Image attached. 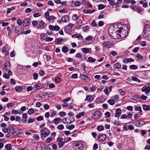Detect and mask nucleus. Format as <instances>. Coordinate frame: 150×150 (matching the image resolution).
<instances>
[{
	"mask_svg": "<svg viewBox=\"0 0 150 150\" xmlns=\"http://www.w3.org/2000/svg\"><path fill=\"white\" fill-rule=\"evenodd\" d=\"M117 32L120 34L119 35L122 38L125 37L127 35L128 32L127 26L126 25H122V24H118L117 25Z\"/></svg>",
	"mask_w": 150,
	"mask_h": 150,
	"instance_id": "f257e3e1",
	"label": "nucleus"
},
{
	"mask_svg": "<svg viewBox=\"0 0 150 150\" xmlns=\"http://www.w3.org/2000/svg\"><path fill=\"white\" fill-rule=\"evenodd\" d=\"M41 136L42 139L44 140L50 133V131L46 127L44 128L41 130Z\"/></svg>",
	"mask_w": 150,
	"mask_h": 150,
	"instance_id": "f03ea898",
	"label": "nucleus"
},
{
	"mask_svg": "<svg viewBox=\"0 0 150 150\" xmlns=\"http://www.w3.org/2000/svg\"><path fill=\"white\" fill-rule=\"evenodd\" d=\"M116 30L112 31V29L111 28H109L108 29V33L110 37L112 39H116L117 37V35L118 34Z\"/></svg>",
	"mask_w": 150,
	"mask_h": 150,
	"instance_id": "7ed1b4c3",
	"label": "nucleus"
},
{
	"mask_svg": "<svg viewBox=\"0 0 150 150\" xmlns=\"http://www.w3.org/2000/svg\"><path fill=\"white\" fill-rule=\"evenodd\" d=\"M73 148L75 150H82L83 149L82 144L79 142H74L73 144Z\"/></svg>",
	"mask_w": 150,
	"mask_h": 150,
	"instance_id": "20e7f679",
	"label": "nucleus"
},
{
	"mask_svg": "<svg viewBox=\"0 0 150 150\" xmlns=\"http://www.w3.org/2000/svg\"><path fill=\"white\" fill-rule=\"evenodd\" d=\"M74 25L72 23H69L68 25L66 26L65 27V30L67 32H70L72 30V28L74 26Z\"/></svg>",
	"mask_w": 150,
	"mask_h": 150,
	"instance_id": "39448f33",
	"label": "nucleus"
},
{
	"mask_svg": "<svg viewBox=\"0 0 150 150\" xmlns=\"http://www.w3.org/2000/svg\"><path fill=\"white\" fill-rule=\"evenodd\" d=\"M80 77L81 79L85 82H87L90 80V78L88 76L83 74L80 75Z\"/></svg>",
	"mask_w": 150,
	"mask_h": 150,
	"instance_id": "423d86ee",
	"label": "nucleus"
},
{
	"mask_svg": "<svg viewBox=\"0 0 150 150\" xmlns=\"http://www.w3.org/2000/svg\"><path fill=\"white\" fill-rule=\"evenodd\" d=\"M46 26V24L42 21H40L37 25V28L41 29L45 28Z\"/></svg>",
	"mask_w": 150,
	"mask_h": 150,
	"instance_id": "0eeeda50",
	"label": "nucleus"
},
{
	"mask_svg": "<svg viewBox=\"0 0 150 150\" xmlns=\"http://www.w3.org/2000/svg\"><path fill=\"white\" fill-rule=\"evenodd\" d=\"M101 115V113L99 111H95L93 113V119H96L99 118Z\"/></svg>",
	"mask_w": 150,
	"mask_h": 150,
	"instance_id": "6e6552de",
	"label": "nucleus"
},
{
	"mask_svg": "<svg viewBox=\"0 0 150 150\" xmlns=\"http://www.w3.org/2000/svg\"><path fill=\"white\" fill-rule=\"evenodd\" d=\"M30 23V19L29 18H26L24 19L23 22V25L24 27L29 25Z\"/></svg>",
	"mask_w": 150,
	"mask_h": 150,
	"instance_id": "1a4fd4ad",
	"label": "nucleus"
},
{
	"mask_svg": "<svg viewBox=\"0 0 150 150\" xmlns=\"http://www.w3.org/2000/svg\"><path fill=\"white\" fill-rule=\"evenodd\" d=\"M134 124L137 127H140L144 125L145 122L143 121H137L134 122Z\"/></svg>",
	"mask_w": 150,
	"mask_h": 150,
	"instance_id": "9d476101",
	"label": "nucleus"
},
{
	"mask_svg": "<svg viewBox=\"0 0 150 150\" xmlns=\"http://www.w3.org/2000/svg\"><path fill=\"white\" fill-rule=\"evenodd\" d=\"M61 20L63 22L67 23L69 21V17L67 15H65L61 17Z\"/></svg>",
	"mask_w": 150,
	"mask_h": 150,
	"instance_id": "9b49d317",
	"label": "nucleus"
},
{
	"mask_svg": "<svg viewBox=\"0 0 150 150\" xmlns=\"http://www.w3.org/2000/svg\"><path fill=\"white\" fill-rule=\"evenodd\" d=\"M142 91L143 92H144L146 94H147L150 91V87H143L142 89Z\"/></svg>",
	"mask_w": 150,
	"mask_h": 150,
	"instance_id": "f8f14e48",
	"label": "nucleus"
},
{
	"mask_svg": "<svg viewBox=\"0 0 150 150\" xmlns=\"http://www.w3.org/2000/svg\"><path fill=\"white\" fill-rule=\"evenodd\" d=\"M106 138V135L104 134H101L99 135L98 139L100 141H104Z\"/></svg>",
	"mask_w": 150,
	"mask_h": 150,
	"instance_id": "ddd939ff",
	"label": "nucleus"
},
{
	"mask_svg": "<svg viewBox=\"0 0 150 150\" xmlns=\"http://www.w3.org/2000/svg\"><path fill=\"white\" fill-rule=\"evenodd\" d=\"M22 27L20 26H17L15 28V32L18 34H21L22 32L21 30Z\"/></svg>",
	"mask_w": 150,
	"mask_h": 150,
	"instance_id": "4468645a",
	"label": "nucleus"
},
{
	"mask_svg": "<svg viewBox=\"0 0 150 150\" xmlns=\"http://www.w3.org/2000/svg\"><path fill=\"white\" fill-rule=\"evenodd\" d=\"M134 60L131 58H126L123 60V62L125 63H127L128 62H134Z\"/></svg>",
	"mask_w": 150,
	"mask_h": 150,
	"instance_id": "2eb2a0df",
	"label": "nucleus"
},
{
	"mask_svg": "<svg viewBox=\"0 0 150 150\" xmlns=\"http://www.w3.org/2000/svg\"><path fill=\"white\" fill-rule=\"evenodd\" d=\"M11 68L10 64L9 62L7 61L5 62L4 65V69L6 70H9Z\"/></svg>",
	"mask_w": 150,
	"mask_h": 150,
	"instance_id": "dca6fc26",
	"label": "nucleus"
},
{
	"mask_svg": "<svg viewBox=\"0 0 150 150\" xmlns=\"http://www.w3.org/2000/svg\"><path fill=\"white\" fill-rule=\"evenodd\" d=\"M121 110L120 108L116 109L115 111V116L116 117H119L121 115Z\"/></svg>",
	"mask_w": 150,
	"mask_h": 150,
	"instance_id": "f3484780",
	"label": "nucleus"
},
{
	"mask_svg": "<svg viewBox=\"0 0 150 150\" xmlns=\"http://www.w3.org/2000/svg\"><path fill=\"white\" fill-rule=\"evenodd\" d=\"M72 37L73 38H77L79 39L82 40L83 39V37L79 34H76L72 35Z\"/></svg>",
	"mask_w": 150,
	"mask_h": 150,
	"instance_id": "a211bd4d",
	"label": "nucleus"
},
{
	"mask_svg": "<svg viewBox=\"0 0 150 150\" xmlns=\"http://www.w3.org/2000/svg\"><path fill=\"white\" fill-rule=\"evenodd\" d=\"M144 32V34L143 35V37L145 40H150V35L147 33Z\"/></svg>",
	"mask_w": 150,
	"mask_h": 150,
	"instance_id": "6ab92c4d",
	"label": "nucleus"
},
{
	"mask_svg": "<svg viewBox=\"0 0 150 150\" xmlns=\"http://www.w3.org/2000/svg\"><path fill=\"white\" fill-rule=\"evenodd\" d=\"M94 100V98L91 96H86L85 100H87L89 102H91Z\"/></svg>",
	"mask_w": 150,
	"mask_h": 150,
	"instance_id": "aec40b11",
	"label": "nucleus"
},
{
	"mask_svg": "<svg viewBox=\"0 0 150 150\" xmlns=\"http://www.w3.org/2000/svg\"><path fill=\"white\" fill-rule=\"evenodd\" d=\"M109 2V3L112 5H116L117 6L119 4V3L118 2H117L116 3L114 2L113 0H107Z\"/></svg>",
	"mask_w": 150,
	"mask_h": 150,
	"instance_id": "412c9836",
	"label": "nucleus"
},
{
	"mask_svg": "<svg viewBox=\"0 0 150 150\" xmlns=\"http://www.w3.org/2000/svg\"><path fill=\"white\" fill-rule=\"evenodd\" d=\"M1 52L4 54L5 55H6L8 54V52L6 50V48L5 47H3L2 48Z\"/></svg>",
	"mask_w": 150,
	"mask_h": 150,
	"instance_id": "4be33fe9",
	"label": "nucleus"
},
{
	"mask_svg": "<svg viewBox=\"0 0 150 150\" xmlns=\"http://www.w3.org/2000/svg\"><path fill=\"white\" fill-rule=\"evenodd\" d=\"M142 107L144 110L148 111L150 110V106L149 105H143Z\"/></svg>",
	"mask_w": 150,
	"mask_h": 150,
	"instance_id": "5701e85b",
	"label": "nucleus"
},
{
	"mask_svg": "<svg viewBox=\"0 0 150 150\" xmlns=\"http://www.w3.org/2000/svg\"><path fill=\"white\" fill-rule=\"evenodd\" d=\"M103 45L106 48H109L111 47L110 43L109 42H104Z\"/></svg>",
	"mask_w": 150,
	"mask_h": 150,
	"instance_id": "b1692460",
	"label": "nucleus"
},
{
	"mask_svg": "<svg viewBox=\"0 0 150 150\" xmlns=\"http://www.w3.org/2000/svg\"><path fill=\"white\" fill-rule=\"evenodd\" d=\"M23 89V88L22 86H16L15 88V90L17 92L21 91Z\"/></svg>",
	"mask_w": 150,
	"mask_h": 150,
	"instance_id": "393cba45",
	"label": "nucleus"
},
{
	"mask_svg": "<svg viewBox=\"0 0 150 150\" xmlns=\"http://www.w3.org/2000/svg\"><path fill=\"white\" fill-rule=\"evenodd\" d=\"M15 9V7H12L11 8H8L7 9V13L8 14L10 13L12 11L14 10Z\"/></svg>",
	"mask_w": 150,
	"mask_h": 150,
	"instance_id": "a878e982",
	"label": "nucleus"
},
{
	"mask_svg": "<svg viewBox=\"0 0 150 150\" xmlns=\"http://www.w3.org/2000/svg\"><path fill=\"white\" fill-rule=\"evenodd\" d=\"M23 119L22 121H23L25 123H26V119L27 118L28 116L27 114V113H24L23 114Z\"/></svg>",
	"mask_w": 150,
	"mask_h": 150,
	"instance_id": "bb28decb",
	"label": "nucleus"
},
{
	"mask_svg": "<svg viewBox=\"0 0 150 150\" xmlns=\"http://www.w3.org/2000/svg\"><path fill=\"white\" fill-rule=\"evenodd\" d=\"M85 115V112H82L80 113L77 115L76 116V117L79 119L80 118L81 116H83Z\"/></svg>",
	"mask_w": 150,
	"mask_h": 150,
	"instance_id": "cd10ccee",
	"label": "nucleus"
},
{
	"mask_svg": "<svg viewBox=\"0 0 150 150\" xmlns=\"http://www.w3.org/2000/svg\"><path fill=\"white\" fill-rule=\"evenodd\" d=\"M149 30H150V25L147 24L145 26V28L144 30V32H145L146 31L149 32Z\"/></svg>",
	"mask_w": 150,
	"mask_h": 150,
	"instance_id": "c85d7f7f",
	"label": "nucleus"
},
{
	"mask_svg": "<svg viewBox=\"0 0 150 150\" xmlns=\"http://www.w3.org/2000/svg\"><path fill=\"white\" fill-rule=\"evenodd\" d=\"M129 68L135 70L138 69V67L135 65H132L129 66Z\"/></svg>",
	"mask_w": 150,
	"mask_h": 150,
	"instance_id": "c756f323",
	"label": "nucleus"
},
{
	"mask_svg": "<svg viewBox=\"0 0 150 150\" xmlns=\"http://www.w3.org/2000/svg\"><path fill=\"white\" fill-rule=\"evenodd\" d=\"M121 67V65L119 63H116L114 66V67L116 69H119Z\"/></svg>",
	"mask_w": 150,
	"mask_h": 150,
	"instance_id": "7c9ffc66",
	"label": "nucleus"
},
{
	"mask_svg": "<svg viewBox=\"0 0 150 150\" xmlns=\"http://www.w3.org/2000/svg\"><path fill=\"white\" fill-rule=\"evenodd\" d=\"M62 51L64 53L67 52H68V48L66 46H64L62 48Z\"/></svg>",
	"mask_w": 150,
	"mask_h": 150,
	"instance_id": "2f4dec72",
	"label": "nucleus"
},
{
	"mask_svg": "<svg viewBox=\"0 0 150 150\" xmlns=\"http://www.w3.org/2000/svg\"><path fill=\"white\" fill-rule=\"evenodd\" d=\"M6 149L8 150H10L12 149L11 145L10 144H6L5 146Z\"/></svg>",
	"mask_w": 150,
	"mask_h": 150,
	"instance_id": "473e14b6",
	"label": "nucleus"
},
{
	"mask_svg": "<svg viewBox=\"0 0 150 150\" xmlns=\"http://www.w3.org/2000/svg\"><path fill=\"white\" fill-rule=\"evenodd\" d=\"M47 35L45 33L41 34L40 36L41 38L44 40H45L47 38Z\"/></svg>",
	"mask_w": 150,
	"mask_h": 150,
	"instance_id": "72a5a7b5",
	"label": "nucleus"
},
{
	"mask_svg": "<svg viewBox=\"0 0 150 150\" xmlns=\"http://www.w3.org/2000/svg\"><path fill=\"white\" fill-rule=\"evenodd\" d=\"M111 98L115 102H117L118 100V97L117 95L114 96L112 97Z\"/></svg>",
	"mask_w": 150,
	"mask_h": 150,
	"instance_id": "f704fd0d",
	"label": "nucleus"
},
{
	"mask_svg": "<svg viewBox=\"0 0 150 150\" xmlns=\"http://www.w3.org/2000/svg\"><path fill=\"white\" fill-rule=\"evenodd\" d=\"M69 123H71L74 121V118L73 116H71L69 117Z\"/></svg>",
	"mask_w": 150,
	"mask_h": 150,
	"instance_id": "c9c22d12",
	"label": "nucleus"
},
{
	"mask_svg": "<svg viewBox=\"0 0 150 150\" xmlns=\"http://www.w3.org/2000/svg\"><path fill=\"white\" fill-rule=\"evenodd\" d=\"M108 103L110 105H113L115 103V101L112 99L108 100Z\"/></svg>",
	"mask_w": 150,
	"mask_h": 150,
	"instance_id": "e433bc0d",
	"label": "nucleus"
},
{
	"mask_svg": "<svg viewBox=\"0 0 150 150\" xmlns=\"http://www.w3.org/2000/svg\"><path fill=\"white\" fill-rule=\"evenodd\" d=\"M131 78L132 80L133 81H135L138 82H140V81L138 79L135 77L132 76Z\"/></svg>",
	"mask_w": 150,
	"mask_h": 150,
	"instance_id": "4c0bfd02",
	"label": "nucleus"
},
{
	"mask_svg": "<svg viewBox=\"0 0 150 150\" xmlns=\"http://www.w3.org/2000/svg\"><path fill=\"white\" fill-rule=\"evenodd\" d=\"M88 61L90 62H93L96 61V59H95L92 58L91 57H89L88 58Z\"/></svg>",
	"mask_w": 150,
	"mask_h": 150,
	"instance_id": "58836bf2",
	"label": "nucleus"
},
{
	"mask_svg": "<svg viewBox=\"0 0 150 150\" xmlns=\"http://www.w3.org/2000/svg\"><path fill=\"white\" fill-rule=\"evenodd\" d=\"M42 85L40 83H38L35 85V87L37 89H41L42 88Z\"/></svg>",
	"mask_w": 150,
	"mask_h": 150,
	"instance_id": "ea45409f",
	"label": "nucleus"
},
{
	"mask_svg": "<svg viewBox=\"0 0 150 150\" xmlns=\"http://www.w3.org/2000/svg\"><path fill=\"white\" fill-rule=\"evenodd\" d=\"M135 110L136 111H139V112L141 113L142 112V108L140 106H137L135 108Z\"/></svg>",
	"mask_w": 150,
	"mask_h": 150,
	"instance_id": "a19ab883",
	"label": "nucleus"
},
{
	"mask_svg": "<svg viewBox=\"0 0 150 150\" xmlns=\"http://www.w3.org/2000/svg\"><path fill=\"white\" fill-rule=\"evenodd\" d=\"M82 50L83 52L85 53H87L89 52V49L86 48H83L82 49Z\"/></svg>",
	"mask_w": 150,
	"mask_h": 150,
	"instance_id": "79ce46f5",
	"label": "nucleus"
},
{
	"mask_svg": "<svg viewBox=\"0 0 150 150\" xmlns=\"http://www.w3.org/2000/svg\"><path fill=\"white\" fill-rule=\"evenodd\" d=\"M53 138L52 137L48 138L46 140L45 143L46 144L49 143L52 140Z\"/></svg>",
	"mask_w": 150,
	"mask_h": 150,
	"instance_id": "37998d69",
	"label": "nucleus"
},
{
	"mask_svg": "<svg viewBox=\"0 0 150 150\" xmlns=\"http://www.w3.org/2000/svg\"><path fill=\"white\" fill-rule=\"evenodd\" d=\"M34 112V110L32 108H30L28 111V113L29 115L33 114Z\"/></svg>",
	"mask_w": 150,
	"mask_h": 150,
	"instance_id": "c03bdc74",
	"label": "nucleus"
},
{
	"mask_svg": "<svg viewBox=\"0 0 150 150\" xmlns=\"http://www.w3.org/2000/svg\"><path fill=\"white\" fill-rule=\"evenodd\" d=\"M65 142H60L58 143V146L60 148H62L64 145V143Z\"/></svg>",
	"mask_w": 150,
	"mask_h": 150,
	"instance_id": "a18cd8bd",
	"label": "nucleus"
},
{
	"mask_svg": "<svg viewBox=\"0 0 150 150\" xmlns=\"http://www.w3.org/2000/svg\"><path fill=\"white\" fill-rule=\"evenodd\" d=\"M33 78L34 80H36L38 79V74L35 73L33 74Z\"/></svg>",
	"mask_w": 150,
	"mask_h": 150,
	"instance_id": "49530a36",
	"label": "nucleus"
},
{
	"mask_svg": "<svg viewBox=\"0 0 150 150\" xmlns=\"http://www.w3.org/2000/svg\"><path fill=\"white\" fill-rule=\"evenodd\" d=\"M136 57L138 60H142L143 59V57L139 54H137Z\"/></svg>",
	"mask_w": 150,
	"mask_h": 150,
	"instance_id": "de8ad7c7",
	"label": "nucleus"
},
{
	"mask_svg": "<svg viewBox=\"0 0 150 150\" xmlns=\"http://www.w3.org/2000/svg\"><path fill=\"white\" fill-rule=\"evenodd\" d=\"M75 126L74 125H72L71 126H69L67 127V126H66V127L68 129L70 130H71L75 128Z\"/></svg>",
	"mask_w": 150,
	"mask_h": 150,
	"instance_id": "09e8293b",
	"label": "nucleus"
},
{
	"mask_svg": "<svg viewBox=\"0 0 150 150\" xmlns=\"http://www.w3.org/2000/svg\"><path fill=\"white\" fill-rule=\"evenodd\" d=\"M72 19L74 21H76L78 19V17L76 14H74L72 17Z\"/></svg>",
	"mask_w": 150,
	"mask_h": 150,
	"instance_id": "8fccbe9b",
	"label": "nucleus"
},
{
	"mask_svg": "<svg viewBox=\"0 0 150 150\" xmlns=\"http://www.w3.org/2000/svg\"><path fill=\"white\" fill-rule=\"evenodd\" d=\"M104 129V127L103 125H100L98 126L97 130L98 131H101Z\"/></svg>",
	"mask_w": 150,
	"mask_h": 150,
	"instance_id": "3c124183",
	"label": "nucleus"
},
{
	"mask_svg": "<svg viewBox=\"0 0 150 150\" xmlns=\"http://www.w3.org/2000/svg\"><path fill=\"white\" fill-rule=\"evenodd\" d=\"M66 115V113L63 111L60 112L59 113V115L62 117H64Z\"/></svg>",
	"mask_w": 150,
	"mask_h": 150,
	"instance_id": "603ef678",
	"label": "nucleus"
},
{
	"mask_svg": "<svg viewBox=\"0 0 150 150\" xmlns=\"http://www.w3.org/2000/svg\"><path fill=\"white\" fill-rule=\"evenodd\" d=\"M57 128L59 130H62L64 129V126L62 125H60L57 126Z\"/></svg>",
	"mask_w": 150,
	"mask_h": 150,
	"instance_id": "864d4df0",
	"label": "nucleus"
},
{
	"mask_svg": "<svg viewBox=\"0 0 150 150\" xmlns=\"http://www.w3.org/2000/svg\"><path fill=\"white\" fill-rule=\"evenodd\" d=\"M36 120L38 121H41L43 120V118L42 116H40L36 118Z\"/></svg>",
	"mask_w": 150,
	"mask_h": 150,
	"instance_id": "5fc2aeb1",
	"label": "nucleus"
},
{
	"mask_svg": "<svg viewBox=\"0 0 150 150\" xmlns=\"http://www.w3.org/2000/svg\"><path fill=\"white\" fill-rule=\"evenodd\" d=\"M139 131L141 132L140 133L143 136L146 134V130H140Z\"/></svg>",
	"mask_w": 150,
	"mask_h": 150,
	"instance_id": "6e6d98bb",
	"label": "nucleus"
},
{
	"mask_svg": "<svg viewBox=\"0 0 150 150\" xmlns=\"http://www.w3.org/2000/svg\"><path fill=\"white\" fill-rule=\"evenodd\" d=\"M33 137L34 138V139L37 140H38L39 139V135L38 134H36L34 135Z\"/></svg>",
	"mask_w": 150,
	"mask_h": 150,
	"instance_id": "4d7b16f0",
	"label": "nucleus"
},
{
	"mask_svg": "<svg viewBox=\"0 0 150 150\" xmlns=\"http://www.w3.org/2000/svg\"><path fill=\"white\" fill-rule=\"evenodd\" d=\"M109 88L108 87H106L104 90V92L107 95H108L109 93L108 92Z\"/></svg>",
	"mask_w": 150,
	"mask_h": 150,
	"instance_id": "13d9d810",
	"label": "nucleus"
},
{
	"mask_svg": "<svg viewBox=\"0 0 150 150\" xmlns=\"http://www.w3.org/2000/svg\"><path fill=\"white\" fill-rule=\"evenodd\" d=\"M105 7V6L103 4H100L98 6V9L101 10L103 9Z\"/></svg>",
	"mask_w": 150,
	"mask_h": 150,
	"instance_id": "bf43d9fd",
	"label": "nucleus"
},
{
	"mask_svg": "<svg viewBox=\"0 0 150 150\" xmlns=\"http://www.w3.org/2000/svg\"><path fill=\"white\" fill-rule=\"evenodd\" d=\"M62 122L64 123H69V121H67V118H64L62 120Z\"/></svg>",
	"mask_w": 150,
	"mask_h": 150,
	"instance_id": "052dcab7",
	"label": "nucleus"
},
{
	"mask_svg": "<svg viewBox=\"0 0 150 150\" xmlns=\"http://www.w3.org/2000/svg\"><path fill=\"white\" fill-rule=\"evenodd\" d=\"M55 18V17L54 16H49L48 18V20L49 21H50L51 20Z\"/></svg>",
	"mask_w": 150,
	"mask_h": 150,
	"instance_id": "680f3d73",
	"label": "nucleus"
},
{
	"mask_svg": "<svg viewBox=\"0 0 150 150\" xmlns=\"http://www.w3.org/2000/svg\"><path fill=\"white\" fill-rule=\"evenodd\" d=\"M77 21V23L78 25H80L83 23L81 19H78Z\"/></svg>",
	"mask_w": 150,
	"mask_h": 150,
	"instance_id": "e2e57ef3",
	"label": "nucleus"
},
{
	"mask_svg": "<svg viewBox=\"0 0 150 150\" xmlns=\"http://www.w3.org/2000/svg\"><path fill=\"white\" fill-rule=\"evenodd\" d=\"M93 38V37L92 35H89L87 36L86 38V40L89 41L91 40Z\"/></svg>",
	"mask_w": 150,
	"mask_h": 150,
	"instance_id": "0e129e2a",
	"label": "nucleus"
},
{
	"mask_svg": "<svg viewBox=\"0 0 150 150\" xmlns=\"http://www.w3.org/2000/svg\"><path fill=\"white\" fill-rule=\"evenodd\" d=\"M147 98V96L144 95H142L140 97V98L144 100H146Z\"/></svg>",
	"mask_w": 150,
	"mask_h": 150,
	"instance_id": "69168bd1",
	"label": "nucleus"
},
{
	"mask_svg": "<svg viewBox=\"0 0 150 150\" xmlns=\"http://www.w3.org/2000/svg\"><path fill=\"white\" fill-rule=\"evenodd\" d=\"M110 54H111L113 57H114L116 55L117 53V52H115L114 51H112L110 53Z\"/></svg>",
	"mask_w": 150,
	"mask_h": 150,
	"instance_id": "338daca9",
	"label": "nucleus"
},
{
	"mask_svg": "<svg viewBox=\"0 0 150 150\" xmlns=\"http://www.w3.org/2000/svg\"><path fill=\"white\" fill-rule=\"evenodd\" d=\"M133 99L137 101L139 100V98L137 96H135L133 97Z\"/></svg>",
	"mask_w": 150,
	"mask_h": 150,
	"instance_id": "774afa93",
	"label": "nucleus"
}]
</instances>
